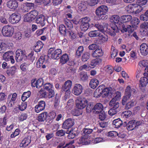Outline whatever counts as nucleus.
Segmentation results:
<instances>
[{
  "instance_id": "nucleus-60",
  "label": "nucleus",
  "mask_w": 148,
  "mask_h": 148,
  "mask_svg": "<svg viewBox=\"0 0 148 148\" xmlns=\"http://www.w3.org/2000/svg\"><path fill=\"white\" fill-rule=\"evenodd\" d=\"M121 96V92H119L117 91L116 92L114 97L112 99V100L117 101L120 99Z\"/></svg>"
},
{
  "instance_id": "nucleus-7",
  "label": "nucleus",
  "mask_w": 148,
  "mask_h": 148,
  "mask_svg": "<svg viewBox=\"0 0 148 148\" xmlns=\"http://www.w3.org/2000/svg\"><path fill=\"white\" fill-rule=\"evenodd\" d=\"M121 24H119V25ZM120 26H119V27ZM110 27L108 28H106L107 33L111 36H114L116 35V33L119 32V29L120 31V28L119 29L116 25L114 23H112L110 24Z\"/></svg>"
},
{
  "instance_id": "nucleus-2",
  "label": "nucleus",
  "mask_w": 148,
  "mask_h": 148,
  "mask_svg": "<svg viewBox=\"0 0 148 148\" xmlns=\"http://www.w3.org/2000/svg\"><path fill=\"white\" fill-rule=\"evenodd\" d=\"M108 7L105 5L98 7L95 10V14L99 19H106L108 16L106 14L108 11Z\"/></svg>"
},
{
  "instance_id": "nucleus-1",
  "label": "nucleus",
  "mask_w": 148,
  "mask_h": 148,
  "mask_svg": "<svg viewBox=\"0 0 148 148\" xmlns=\"http://www.w3.org/2000/svg\"><path fill=\"white\" fill-rule=\"evenodd\" d=\"M132 26L130 25H125L123 23H121L120 25L119 28L121 32L124 33L128 32L129 33H130L133 32L134 29L136 27V25L139 23V20L136 17L132 18V19L130 21Z\"/></svg>"
},
{
  "instance_id": "nucleus-33",
  "label": "nucleus",
  "mask_w": 148,
  "mask_h": 148,
  "mask_svg": "<svg viewBox=\"0 0 148 148\" xmlns=\"http://www.w3.org/2000/svg\"><path fill=\"white\" fill-rule=\"evenodd\" d=\"M59 30L60 33L63 36H66L68 33L66 27L64 25H60L59 26Z\"/></svg>"
},
{
  "instance_id": "nucleus-25",
  "label": "nucleus",
  "mask_w": 148,
  "mask_h": 148,
  "mask_svg": "<svg viewBox=\"0 0 148 148\" xmlns=\"http://www.w3.org/2000/svg\"><path fill=\"white\" fill-rule=\"evenodd\" d=\"M48 118V114L46 112H45L39 114L37 118V120L40 122H43L47 121Z\"/></svg>"
},
{
  "instance_id": "nucleus-61",
  "label": "nucleus",
  "mask_w": 148,
  "mask_h": 148,
  "mask_svg": "<svg viewBox=\"0 0 148 148\" xmlns=\"http://www.w3.org/2000/svg\"><path fill=\"white\" fill-rule=\"evenodd\" d=\"M53 87V85L50 83H47L43 85L44 88L45 89L49 91Z\"/></svg>"
},
{
  "instance_id": "nucleus-15",
  "label": "nucleus",
  "mask_w": 148,
  "mask_h": 148,
  "mask_svg": "<svg viewBox=\"0 0 148 148\" xmlns=\"http://www.w3.org/2000/svg\"><path fill=\"white\" fill-rule=\"evenodd\" d=\"M88 102V101L85 98L81 99L77 102L76 103L77 107L79 109H82L86 106Z\"/></svg>"
},
{
  "instance_id": "nucleus-48",
  "label": "nucleus",
  "mask_w": 148,
  "mask_h": 148,
  "mask_svg": "<svg viewBox=\"0 0 148 148\" xmlns=\"http://www.w3.org/2000/svg\"><path fill=\"white\" fill-rule=\"evenodd\" d=\"M31 94V92L30 91L24 92L21 96V100L22 101H25L30 96Z\"/></svg>"
},
{
  "instance_id": "nucleus-3",
  "label": "nucleus",
  "mask_w": 148,
  "mask_h": 148,
  "mask_svg": "<svg viewBox=\"0 0 148 148\" xmlns=\"http://www.w3.org/2000/svg\"><path fill=\"white\" fill-rule=\"evenodd\" d=\"M109 105L111 108L108 112V114L111 116L116 114L119 111L118 108L119 106V102L111 100L109 102Z\"/></svg>"
},
{
  "instance_id": "nucleus-43",
  "label": "nucleus",
  "mask_w": 148,
  "mask_h": 148,
  "mask_svg": "<svg viewBox=\"0 0 148 148\" xmlns=\"http://www.w3.org/2000/svg\"><path fill=\"white\" fill-rule=\"evenodd\" d=\"M16 69V68L15 66H12L9 69L7 70L6 73L9 76L13 75L15 73Z\"/></svg>"
},
{
  "instance_id": "nucleus-18",
  "label": "nucleus",
  "mask_w": 148,
  "mask_h": 148,
  "mask_svg": "<svg viewBox=\"0 0 148 148\" xmlns=\"http://www.w3.org/2000/svg\"><path fill=\"white\" fill-rule=\"evenodd\" d=\"M45 103L43 101H39L38 104L36 105L35 107V111L37 113H38L40 111L43 110L45 106Z\"/></svg>"
},
{
  "instance_id": "nucleus-11",
  "label": "nucleus",
  "mask_w": 148,
  "mask_h": 148,
  "mask_svg": "<svg viewBox=\"0 0 148 148\" xmlns=\"http://www.w3.org/2000/svg\"><path fill=\"white\" fill-rule=\"evenodd\" d=\"M72 85V82L70 80H68L62 86L61 90L62 92H65L66 94H69L70 92V90L71 88Z\"/></svg>"
},
{
  "instance_id": "nucleus-13",
  "label": "nucleus",
  "mask_w": 148,
  "mask_h": 148,
  "mask_svg": "<svg viewBox=\"0 0 148 148\" xmlns=\"http://www.w3.org/2000/svg\"><path fill=\"white\" fill-rule=\"evenodd\" d=\"M31 86L32 87H36L37 88H40L44 84L43 80L42 78H40L37 80L36 79H32L31 81Z\"/></svg>"
},
{
  "instance_id": "nucleus-10",
  "label": "nucleus",
  "mask_w": 148,
  "mask_h": 148,
  "mask_svg": "<svg viewBox=\"0 0 148 148\" xmlns=\"http://www.w3.org/2000/svg\"><path fill=\"white\" fill-rule=\"evenodd\" d=\"M89 19L87 17L82 18L80 29L82 31H85L89 28Z\"/></svg>"
},
{
  "instance_id": "nucleus-45",
  "label": "nucleus",
  "mask_w": 148,
  "mask_h": 148,
  "mask_svg": "<svg viewBox=\"0 0 148 148\" xmlns=\"http://www.w3.org/2000/svg\"><path fill=\"white\" fill-rule=\"evenodd\" d=\"M94 105V104L92 102H89L88 103L86 107V112L90 113L92 111L93 112Z\"/></svg>"
},
{
  "instance_id": "nucleus-57",
  "label": "nucleus",
  "mask_w": 148,
  "mask_h": 148,
  "mask_svg": "<svg viewBox=\"0 0 148 148\" xmlns=\"http://www.w3.org/2000/svg\"><path fill=\"white\" fill-rule=\"evenodd\" d=\"M27 117V114L26 113H22L18 117V120L20 121H23L26 120Z\"/></svg>"
},
{
  "instance_id": "nucleus-35",
  "label": "nucleus",
  "mask_w": 148,
  "mask_h": 148,
  "mask_svg": "<svg viewBox=\"0 0 148 148\" xmlns=\"http://www.w3.org/2000/svg\"><path fill=\"white\" fill-rule=\"evenodd\" d=\"M112 88H105V86L104 85L103 88V92L104 95L102 96V97H105L107 96L108 95H110L111 93Z\"/></svg>"
},
{
  "instance_id": "nucleus-34",
  "label": "nucleus",
  "mask_w": 148,
  "mask_h": 148,
  "mask_svg": "<svg viewBox=\"0 0 148 148\" xmlns=\"http://www.w3.org/2000/svg\"><path fill=\"white\" fill-rule=\"evenodd\" d=\"M99 84V81L96 79H91L89 83L90 86L91 88L93 89L97 87Z\"/></svg>"
},
{
  "instance_id": "nucleus-9",
  "label": "nucleus",
  "mask_w": 148,
  "mask_h": 148,
  "mask_svg": "<svg viewBox=\"0 0 148 148\" xmlns=\"http://www.w3.org/2000/svg\"><path fill=\"white\" fill-rule=\"evenodd\" d=\"M21 18V15L18 13H14L11 14L9 18V21L12 24H15L18 23Z\"/></svg>"
},
{
  "instance_id": "nucleus-12",
  "label": "nucleus",
  "mask_w": 148,
  "mask_h": 148,
  "mask_svg": "<svg viewBox=\"0 0 148 148\" xmlns=\"http://www.w3.org/2000/svg\"><path fill=\"white\" fill-rule=\"evenodd\" d=\"M17 95L16 93L10 94L8 95V105L9 107L13 106L15 103V101L16 99Z\"/></svg>"
},
{
  "instance_id": "nucleus-42",
  "label": "nucleus",
  "mask_w": 148,
  "mask_h": 148,
  "mask_svg": "<svg viewBox=\"0 0 148 148\" xmlns=\"http://www.w3.org/2000/svg\"><path fill=\"white\" fill-rule=\"evenodd\" d=\"M102 59L100 58H96L95 59L92 60L90 62V65L92 66H95L99 65L101 63Z\"/></svg>"
},
{
  "instance_id": "nucleus-53",
  "label": "nucleus",
  "mask_w": 148,
  "mask_h": 148,
  "mask_svg": "<svg viewBox=\"0 0 148 148\" xmlns=\"http://www.w3.org/2000/svg\"><path fill=\"white\" fill-rule=\"evenodd\" d=\"M29 65V64L25 62L23 63L20 65V68L22 71H26L28 70Z\"/></svg>"
},
{
  "instance_id": "nucleus-23",
  "label": "nucleus",
  "mask_w": 148,
  "mask_h": 148,
  "mask_svg": "<svg viewBox=\"0 0 148 148\" xmlns=\"http://www.w3.org/2000/svg\"><path fill=\"white\" fill-rule=\"evenodd\" d=\"M108 24L106 23H103L102 24L97 23L94 25V27H96L99 30L103 32L106 30L105 29L107 28Z\"/></svg>"
},
{
  "instance_id": "nucleus-28",
  "label": "nucleus",
  "mask_w": 148,
  "mask_h": 148,
  "mask_svg": "<svg viewBox=\"0 0 148 148\" xmlns=\"http://www.w3.org/2000/svg\"><path fill=\"white\" fill-rule=\"evenodd\" d=\"M43 46L44 44L42 42L38 41L36 43L34 48V50L36 52H39L42 49Z\"/></svg>"
},
{
  "instance_id": "nucleus-38",
  "label": "nucleus",
  "mask_w": 148,
  "mask_h": 148,
  "mask_svg": "<svg viewBox=\"0 0 148 148\" xmlns=\"http://www.w3.org/2000/svg\"><path fill=\"white\" fill-rule=\"evenodd\" d=\"M69 60V56L66 53L63 54L61 57L60 62L62 64H64L66 63Z\"/></svg>"
},
{
  "instance_id": "nucleus-8",
  "label": "nucleus",
  "mask_w": 148,
  "mask_h": 148,
  "mask_svg": "<svg viewBox=\"0 0 148 148\" xmlns=\"http://www.w3.org/2000/svg\"><path fill=\"white\" fill-rule=\"evenodd\" d=\"M15 59L17 62L23 60H25L27 58V56L25 54V51L21 49H18L16 51Z\"/></svg>"
},
{
  "instance_id": "nucleus-47",
  "label": "nucleus",
  "mask_w": 148,
  "mask_h": 148,
  "mask_svg": "<svg viewBox=\"0 0 148 148\" xmlns=\"http://www.w3.org/2000/svg\"><path fill=\"white\" fill-rule=\"evenodd\" d=\"M90 57V53L88 52H85L83 54L82 60V61L85 62Z\"/></svg>"
},
{
  "instance_id": "nucleus-41",
  "label": "nucleus",
  "mask_w": 148,
  "mask_h": 148,
  "mask_svg": "<svg viewBox=\"0 0 148 148\" xmlns=\"http://www.w3.org/2000/svg\"><path fill=\"white\" fill-rule=\"evenodd\" d=\"M133 10L134 13L138 14L140 12L143 10L142 8L137 4H133Z\"/></svg>"
},
{
  "instance_id": "nucleus-29",
  "label": "nucleus",
  "mask_w": 148,
  "mask_h": 148,
  "mask_svg": "<svg viewBox=\"0 0 148 148\" xmlns=\"http://www.w3.org/2000/svg\"><path fill=\"white\" fill-rule=\"evenodd\" d=\"M31 141V137L28 136L25 138L22 141L20 146L21 147H25L29 144Z\"/></svg>"
},
{
  "instance_id": "nucleus-21",
  "label": "nucleus",
  "mask_w": 148,
  "mask_h": 148,
  "mask_svg": "<svg viewBox=\"0 0 148 148\" xmlns=\"http://www.w3.org/2000/svg\"><path fill=\"white\" fill-rule=\"evenodd\" d=\"M104 85H101L99 86L95 90L93 94V96L96 98L100 97L103 94V88Z\"/></svg>"
},
{
  "instance_id": "nucleus-26",
  "label": "nucleus",
  "mask_w": 148,
  "mask_h": 148,
  "mask_svg": "<svg viewBox=\"0 0 148 148\" xmlns=\"http://www.w3.org/2000/svg\"><path fill=\"white\" fill-rule=\"evenodd\" d=\"M103 54V52L102 50L98 48L92 53V56L94 58L100 57L102 56Z\"/></svg>"
},
{
  "instance_id": "nucleus-39",
  "label": "nucleus",
  "mask_w": 148,
  "mask_h": 148,
  "mask_svg": "<svg viewBox=\"0 0 148 148\" xmlns=\"http://www.w3.org/2000/svg\"><path fill=\"white\" fill-rule=\"evenodd\" d=\"M140 85L141 87H145L148 83V79L146 77H143L140 78Z\"/></svg>"
},
{
  "instance_id": "nucleus-59",
  "label": "nucleus",
  "mask_w": 148,
  "mask_h": 148,
  "mask_svg": "<svg viewBox=\"0 0 148 148\" xmlns=\"http://www.w3.org/2000/svg\"><path fill=\"white\" fill-rule=\"evenodd\" d=\"M66 132L65 131L62 130H60L57 132L56 135L57 136L61 137L65 135Z\"/></svg>"
},
{
  "instance_id": "nucleus-37",
  "label": "nucleus",
  "mask_w": 148,
  "mask_h": 148,
  "mask_svg": "<svg viewBox=\"0 0 148 148\" xmlns=\"http://www.w3.org/2000/svg\"><path fill=\"white\" fill-rule=\"evenodd\" d=\"M134 122L135 120H132L128 123V127H127L128 130H132L134 129L137 128V127H136Z\"/></svg>"
},
{
  "instance_id": "nucleus-50",
  "label": "nucleus",
  "mask_w": 148,
  "mask_h": 148,
  "mask_svg": "<svg viewBox=\"0 0 148 148\" xmlns=\"http://www.w3.org/2000/svg\"><path fill=\"white\" fill-rule=\"evenodd\" d=\"M100 33L97 30H94L90 31L88 33L89 36L91 37L98 36Z\"/></svg>"
},
{
  "instance_id": "nucleus-56",
  "label": "nucleus",
  "mask_w": 148,
  "mask_h": 148,
  "mask_svg": "<svg viewBox=\"0 0 148 148\" xmlns=\"http://www.w3.org/2000/svg\"><path fill=\"white\" fill-rule=\"evenodd\" d=\"M84 50V47L83 46H79L76 51V56L78 57L80 56L81 54L83 52Z\"/></svg>"
},
{
  "instance_id": "nucleus-46",
  "label": "nucleus",
  "mask_w": 148,
  "mask_h": 148,
  "mask_svg": "<svg viewBox=\"0 0 148 148\" xmlns=\"http://www.w3.org/2000/svg\"><path fill=\"white\" fill-rule=\"evenodd\" d=\"M110 19L111 21L113 22V23L115 24H118L119 23V19H120L119 16L117 15H114L110 17Z\"/></svg>"
},
{
  "instance_id": "nucleus-44",
  "label": "nucleus",
  "mask_w": 148,
  "mask_h": 148,
  "mask_svg": "<svg viewBox=\"0 0 148 148\" xmlns=\"http://www.w3.org/2000/svg\"><path fill=\"white\" fill-rule=\"evenodd\" d=\"M99 39L103 43H105L108 40V36L105 34H103L100 33L99 35Z\"/></svg>"
},
{
  "instance_id": "nucleus-51",
  "label": "nucleus",
  "mask_w": 148,
  "mask_h": 148,
  "mask_svg": "<svg viewBox=\"0 0 148 148\" xmlns=\"http://www.w3.org/2000/svg\"><path fill=\"white\" fill-rule=\"evenodd\" d=\"M86 3L84 1H82L78 4V8L79 9L82 11L86 9Z\"/></svg>"
},
{
  "instance_id": "nucleus-6",
  "label": "nucleus",
  "mask_w": 148,
  "mask_h": 148,
  "mask_svg": "<svg viewBox=\"0 0 148 148\" xmlns=\"http://www.w3.org/2000/svg\"><path fill=\"white\" fill-rule=\"evenodd\" d=\"M14 28L12 26L8 25L4 26L2 29V33L4 36L11 37L14 33Z\"/></svg>"
},
{
  "instance_id": "nucleus-30",
  "label": "nucleus",
  "mask_w": 148,
  "mask_h": 148,
  "mask_svg": "<svg viewBox=\"0 0 148 148\" xmlns=\"http://www.w3.org/2000/svg\"><path fill=\"white\" fill-rule=\"evenodd\" d=\"M132 19V16L129 15H124L121 16L120 20L122 23H126L130 22Z\"/></svg>"
},
{
  "instance_id": "nucleus-24",
  "label": "nucleus",
  "mask_w": 148,
  "mask_h": 148,
  "mask_svg": "<svg viewBox=\"0 0 148 148\" xmlns=\"http://www.w3.org/2000/svg\"><path fill=\"white\" fill-rule=\"evenodd\" d=\"M36 22L38 24H39L42 27L45 25V18L42 14L38 16L35 20Z\"/></svg>"
},
{
  "instance_id": "nucleus-5",
  "label": "nucleus",
  "mask_w": 148,
  "mask_h": 148,
  "mask_svg": "<svg viewBox=\"0 0 148 148\" xmlns=\"http://www.w3.org/2000/svg\"><path fill=\"white\" fill-rule=\"evenodd\" d=\"M55 47L51 48L48 51V56H51L52 58L58 60L60 58V55L62 53V51L60 49L54 50Z\"/></svg>"
},
{
  "instance_id": "nucleus-49",
  "label": "nucleus",
  "mask_w": 148,
  "mask_h": 148,
  "mask_svg": "<svg viewBox=\"0 0 148 148\" xmlns=\"http://www.w3.org/2000/svg\"><path fill=\"white\" fill-rule=\"evenodd\" d=\"M34 19L29 13H27L25 16L24 20L25 22H31Z\"/></svg>"
},
{
  "instance_id": "nucleus-54",
  "label": "nucleus",
  "mask_w": 148,
  "mask_h": 148,
  "mask_svg": "<svg viewBox=\"0 0 148 148\" xmlns=\"http://www.w3.org/2000/svg\"><path fill=\"white\" fill-rule=\"evenodd\" d=\"M135 105V101H133L129 102L126 103L125 107V109L127 110L130 109L133 107Z\"/></svg>"
},
{
  "instance_id": "nucleus-64",
  "label": "nucleus",
  "mask_w": 148,
  "mask_h": 148,
  "mask_svg": "<svg viewBox=\"0 0 148 148\" xmlns=\"http://www.w3.org/2000/svg\"><path fill=\"white\" fill-rule=\"evenodd\" d=\"M65 23L68 29L71 30L73 28V26L72 23L69 21H65Z\"/></svg>"
},
{
  "instance_id": "nucleus-52",
  "label": "nucleus",
  "mask_w": 148,
  "mask_h": 148,
  "mask_svg": "<svg viewBox=\"0 0 148 148\" xmlns=\"http://www.w3.org/2000/svg\"><path fill=\"white\" fill-rule=\"evenodd\" d=\"M25 101H23L18 106V108L21 111H23L26 109L27 106V103Z\"/></svg>"
},
{
  "instance_id": "nucleus-36",
  "label": "nucleus",
  "mask_w": 148,
  "mask_h": 148,
  "mask_svg": "<svg viewBox=\"0 0 148 148\" xmlns=\"http://www.w3.org/2000/svg\"><path fill=\"white\" fill-rule=\"evenodd\" d=\"M79 77L81 80L84 82L87 81L89 75L87 72L82 71L79 73Z\"/></svg>"
},
{
  "instance_id": "nucleus-62",
  "label": "nucleus",
  "mask_w": 148,
  "mask_h": 148,
  "mask_svg": "<svg viewBox=\"0 0 148 148\" xmlns=\"http://www.w3.org/2000/svg\"><path fill=\"white\" fill-rule=\"evenodd\" d=\"M98 45L95 44H92L89 45L88 48L90 50H94L97 49L98 48Z\"/></svg>"
},
{
  "instance_id": "nucleus-55",
  "label": "nucleus",
  "mask_w": 148,
  "mask_h": 148,
  "mask_svg": "<svg viewBox=\"0 0 148 148\" xmlns=\"http://www.w3.org/2000/svg\"><path fill=\"white\" fill-rule=\"evenodd\" d=\"M132 114V112L130 110H127L122 113L121 116L126 118L129 117Z\"/></svg>"
},
{
  "instance_id": "nucleus-40",
  "label": "nucleus",
  "mask_w": 148,
  "mask_h": 148,
  "mask_svg": "<svg viewBox=\"0 0 148 148\" xmlns=\"http://www.w3.org/2000/svg\"><path fill=\"white\" fill-rule=\"evenodd\" d=\"M112 124L114 125L115 127L118 128L121 126L122 124V121L120 118H118L113 121Z\"/></svg>"
},
{
  "instance_id": "nucleus-22",
  "label": "nucleus",
  "mask_w": 148,
  "mask_h": 148,
  "mask_svg": "<svg viewBox=\"0 0 148 148\" xmlns=\"http://www.w3.org/2000/svg\"><path fill=\"white\" fill-rule=\"evenodd\" d=\"M140 50L142 55L146 56L148 53V46L146 43H143L140 46Z\"/></svg>"
},
{
  "instance_id": "nucleus-32",
  "label": "nucleus",
  "mask_w": 148,
  "mask_h": 148,
  "mask_svg": "<svg viewBox=\"0 0 148 148\" xmlns=\"http://www.w3.org/2000/svg\"><path fill=\"white\" fill-rule=\"evenodd\" d=\"M66 133L69 134L67 137L69 139H71L74 138L77 134L76 131L73 129H71L70 131H67Z\"/></svg>"
},
{
  "instance_id": "nucleus-63",
  "label": "nucleus",
  "mask_w": 148,
  "mask_h": 148,
  "mask_svg": "<svg viewBox=\"0 0 148 148\" xmlns=\"http://www.w3.org/2000/svg\"><path fill=\"white\" fill-rule=\"evenodd\" d=\"M92 130L91 129L85 128L83 130V132L85 135H88L90 134L92 132Z\"/></svg>"
},
{
  "instance_id": "nucleus-20",
  "label": "nucleus",
  "mask_w": 148,
  "mask_h": 148,
  "mask_svg": "<svg viewBox=\"0 0 148 148\" xmlns=\"http://www.w3.org/2000/svg\"><path fill=\"white\" fill-rule=\"evenodd\" d=\"M103 110V106L101 103H97L94 105L93 112L95 114H99Z\"/></svg>"
},
{
  "instance_id": "nucleus-58",
  "label": "nucleus",
  "mask_w": 148,
  "mask_h": 148,
  "mask_svg": "<svg viewBox=\"0 0 148 148\" xmlns=\"http://www.w3.org/2000/svg\"><path fill=\"white\" fill-rule=\"evenodd\" d=\"M29 13L32 16L34 19L36 18V17L38 15V12L35 10H32L30 11Z\"/></svg>"
},
{
  "instance_id": "nucleus-14",
  "label": "nucleus",
  "mask_w": 148,
  "mask_h": 148,
  "mask_svg": "<svg viewBox=\"0 0 148 148\" xmlns=\"http://www.w3.org/2000/svg\"><path fill=\"white\" fill-rule=\"evenodd\" d=\"M83 89V86L81 85L76 84H75L73 89L72 92L75 95H78L82 92Z\"/></svg>"
},
{
  "instance_id": "nucleus-4",
  "label": "nucleus",
  "mask_w": 148,
  "mask_h": 148,
  "mask_svg": "<svg viewBox=\"0 0 148 148\" xmlns=\"http://www.w3.org/2000/svg\"><path fill=\"white\" fill-rule=\"evenodd\" d=\"M136 90L133 88H131L130 86H128L125 90V94L122 101V103L123 105L125 104L127 101L131 96V93H134Z\"/></svg>"
},
{
  "instance_id": "nucleus-17",
  "label": "nucleus",
  "mask_w": 148,
  "mask_h": 148,
  "mask_svg": "<svg viewBox=\"0 0 148 148\" xmlns=\"http://www.w3.org/2000/svg\"><path fill=\"white\" fill-rule=\"evenodd\" d=\"M18 3L15 0H10L6 3V5L8 8L15 10L18 6Z\"/></svg>"
},
{
  "instance_id": "nucleus-16",
  "label": "nucleus",
  "mask_w": 148,
  "mask_h": 148,
  "mask_svg": "<svg viewBox=\"0 0 148 148\" xmlns=\"http://www.w3.org/2000/svg\"><path fill=\"white\" fill-rule=\"evenodd\" d=\"M74 123V119H68L66 120L63 123L62 128L64 129H69L73 126Z\"/></svg>"
},
{
  "instance_id": "nucleus-19",
  "label": "nucleus",
  "mask_w": 148,
  "mask_h": 148,
  "mask_svg": "<svg viewBox=\"0 0 148 148\" xmlns=\"http://www.w3.org/2000/svg\"><path fill=\"white\" fill-rule=\"evenodd\" d=\"M12 52L8 51L5 53L3 55V59L6 61H10L12 63H14V58L12 54Z\"/></svg>"
},
{
  "instance_id": "nucleus-27",
  "label": "nucleus",
  "mask_w": 148,
  "mask_h": 148,
  "mask_svg": "<svg viewBox=\"0 0 148 148\" xmlns=\"http://www.w3.org/2000/svg\"><path fill=\"white\" fill-rule=\"evenodd\" d=\"M88 136L85 135L79 139H77L76 141L78 144L87 145L88 144V141L87 139Z\"/></svg>"
},
{
  "instance_id": "nucleus-31",
  "label": "nucleus",
  "mask_w": 148,
  "mask_h": 148,
  "mask_svg": "<svg viewBox=\"0 0 148 148\" xmlns=\"http://www.w3.org/2000/svg\"><path fill=\"white\" fill-rule=\"evenodd\" d=\"M46 56H41L36 63V67L38 68H40L45 62H46L47 60L45 59Z\"/></svg>"
}]
</instances>
